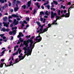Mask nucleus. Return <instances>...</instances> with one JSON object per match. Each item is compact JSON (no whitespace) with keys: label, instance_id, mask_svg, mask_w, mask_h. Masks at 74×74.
<instances>
[{"label":"nucleus","instance_id":"nucleus-1","mask_svg":"<svg viewBox=\"0 0 74 74\" xmlns=\"http://www.w3.org/2000/svg\"><path fill=\"white\" fill-rule=\"evenodd\" d=\"M31 3L32 1L31 0L27 3V7H26V5H23L22 6V8H23L24 10H25V8H26V9H28V7H30Z\"/></svg>","mask_w":74,"mask_h":74},{"label":"nucleus","instance_id":"nucleus-2","mask_svg":"<svg viewBox=\"0 0 74 74\" xmlns=\"http://www.w3.org/2000/svg\"><path fill=\"white\" fill-rule=\"evenodd\" d=\"M51 18H54V16H56L57 15V14L56 13H53V11H52L51 12Z\"/></svg>","mask_w":74,"mask_h":74},{"label":"nucleus","instance_id":"nucleus-3","mask_svg":"<svg viewBox=\"0 0 74 74\" xmlns=\"http://www.w3.org/2000/svg\"><path fill=\"white\" fill-rule=\"evenodd\" d=\"M12 17L14 18H19V16L18 14L17 15L15 14H12V16H9V19H10L11 18H12Z\"/></svg>","mask_w":74,"mask_h":74},{"label":"nucleus","instance_id":"nucleus-4","mask_svg":"<svg viewBox=\"0 0 74 74\" xmlns=\"http://www.w3.org/2000/svg\"><path fill=\"white\" fill-rule=\"evenodd\" d=\"M71 7H70L68 9V13H66L65 14V15H66L67 16H66V17H69V16H70V10H71Z\"/></svg>","mask_w":74,"mask_h":74},{"label":"nucleus","instance_id":"nucleus-5","mask_svg":"<svg viewBox=\"0 0 74 74\" xmlns=\"http://www.w3.org/2000/svg\"><path fill=\"white\" fill-rule=\"evenodd\" d=\"M30 47H28L27 49L26 47H24L23 49L24 50H25V51H30Z\"/></svg>","mask_w":74,"mask_h":74},{"label":"nucleus","instance_id":"nucleus-6","mask_svg":"<svg viewBox=\"0 0 74 74\" xmlns=\"http://www.w3.org/2000/svg\"><path fill=\"white\" fill-rule=\"evenodd\" d=\"M22 55H23V54L22 53H21L20 54V55L18 56V57L19 58L20 60H21V59L23 56Z\"/></svg>","mask_w":74,"mask_h":74},{"label":"nucleus","instance_id":"nucleus-7","mask_svg":"<svg viewBox=\"0 0 74 74\" xmlns=\"http://www.w3.org/2000/svg\"><path fill=\"white\" fill-rule=\"evenodd\" d=\"M57 21H58V19H56V20H54V21L53 23V25H57L58 24V23H56Z\"/></svg>","mask_w":74,"mask_h":74},{"label":"nucleus","instance_id":"nucleus-8","mask_svg":"<svg viewBox=\"0 0 74 74\" xmlns=\"http://www.w3.org/2000/svg\"><path fill=\"white\" fill-rule=\"evenodd\" d=\"M18 10H19L18 8L15 7L14 8V12H16V11H18Z\"/></svg>","mask_w":74,"mask_h":74},{"label":"nucleus","instance_id":"nucleus-9","mask_svg":"<svg viewBox=\"0 0 74 74\" xmlns=\"http://www.w3.org/2000/svg\"><path fill=\"white\" fill-rule=\"evenodd\" d=\"M4 1L5 2H7V0H0V2L2 4H3V3H4Z\"/></svg>","mask_w":74,"mask_h":74},{"label":"nucleus","instance_id":"nucleus-10","mask_svg":"<svg viewBox=\"0 0 74 74\" xmlns=\"http://www.w3.org/2000/svg\"><path fill=\"white\" fill-rule=\"evenodd\" d=\"M43 30V29L42 28H40V29L39 30L40 31V32L39 33V34H42V33H44V32L42 30Z\"/></svg>","mask_w":74,"mask_h":74},{"label":"nucleus","instance_id":"nucleus-11","mask_svg":"<svg viewBox=\"0 0 74 74\" xmlns=\"http://www.w3.org/2000/svg\"><path fill=\"white\" fill-rule=\"evenodd\" d=\"M23 44L25 45V47H26V48L28 47V46H29L28 44H27L26 43V42H24L23 43Z\"/></svg>","mask_w":74,"mask_h":74},{"label":"nucleus","instance_id":"nucleus-12","mask_svg":"<svg viewBox=\"0 0 74 74\" xmlns=\"http://www.w3.org/2000/svg\"><path fill=\"white\" fill-rule=\"evenodd\" d=\"M48 28L47 27V28H44L43 30V33H44V32H47L48 30Z\"/></svg>","mask_w":74,"mask_h":74},{"label":"nucleus","instance_id":"nucleus-13","mask_svg":"<svg viewBox=\"0 0 74 74\" xmlns=\"http://www.w3.org/2000/svg\"><path fill=\"white\" fill-rule=\"evenodd\" d=\"M7 16H5V17H4L3 18V20L5 22H6V21H7Z\"/></svg>","mask_w":74,"mask_h":74},{"label":"nucleus","instance_id":"nucleus-14","mask_svg":"<svg viewBox=\"0 0 74 74\" xmlns=\"http://www.w3.org/2000/svg\"><path fill=\"white\" fill-rule=\"evenodd\" d=\"M16 30H14L12 31V33L14 35H15V34H16Z\"/></svg>","mask_w":74,"mask_h":74},{"label":"nucleus","instance_id":"nucleus-15","mask_svg":"<svg viewBox=\"0 0 74 74\" xmlns=\"http://www.w3.org/2000/svg\"><path fill=\"white\" fill-rule=\"evenodd\" d=\"M53 2L54 3V4H56V5H57V4H58V2L56 1H53Z\"/></svg>","mask_w":74,"mask_h":74},{"label":"nucleus","instance_id":"nucleus-16","mask_svg":"<svg viewBox=\"0 0 74 74\" xmlns=\"http://www.w3.org/2000/svg\"><path fill=\"white\" fill-rule=\"evenodd\" d=\"M67 16V15H66V14L64 15V14H63L61 16V17H64V16H65V18H66V16Z\"/></svg>","mask_w":74,"mask_h":74},{"label":"nucleus","instance_id":"nucleus-17","mask_svg":"<svg viewBox=\"0 0 74 74\" xmlns=\"http://www.w3.org/2000/svg\"><path fill=\"white\" fill-rule=\"evenodd\" d=\"M41 40H42V37H40L37 40L38 42H40Z\"/></svg>","mask_w":74,"mask_h":74},{"label":"nucleus","instance_id":"nucleus-18","mask_svg":"<svg viewBox=\"0 0 74 74\" xmlns=\"http://www.w3.org/2000/svg\"><path fill=\"white\" fill-rule=\"evenodd\" d=\"M18 23H19V21H18L15 22V23H14V25H17L18 24Z\"/></svg>","mask_w":74,"mask_h":74},{"label":"nucleus","instance_id":"nucleus-19","mask_svg":"<svg viewBox=\"0 0 74 74\" xmlns=\"http://www.w3.org/2000/svg\"><path fill=\"white\" fill-rule=\"evenodd\" d=\"M28 41H29V42H33V40L32 39H29L28 40Z\"/></svg>","mask_w":74,"mask_h":74},{"label":"nucleus","instance_id":"nucleus-20","mask_svg":"<svg viewBox=\"0 0 74 74\" xmlns=\"http://www.w3.org/2000/svg\"><path fill=\"white\" fill-rule=\"evenodd\" d=\"M4 63H1V64L0 65V67L2 68V67H3V65H4Z\"/></svg>","mask_w":74,"mask_h":74},{"label":"nucleus","instance_id":"nucleus-21","mask_svg":"<svg viewBox=\"0 0 74 74\" xmlns=\"http://www.w3.org/2000/svg\"><path fill=\"white\" fill-rule=\"evenodd\" d=\"M40 16H42V15H44V12H40Z\"/></svg>","mask_w":74,"mask_h":74},{"label":"nucleus","instance_id":"nucleus-22","mask_svg":"<svg viewBox=\"0 0 74 74\" xmlns=\"http://www.w3.org/2000/svg\"><path fill=\"white\" fill-rule=\"evenodd\" d=\"M18 51H19V53L20 54L21 53V52H22V50L20 49H18Z\"/></svg>","mask_w":74,"mask_h":74},{"label":"nucleus","instance_id":"nucleus-23","mask_svg":"<svg viewBox=\"0 0 74 74\" xmlns=\"http://www.w3.org/2000/svg\"><path fill=\"white\" fill-rule=\"evenodd\" d=\"M22 38H21L19 39V40L20 41V42H23L24 41V40H23V39H22Z\"/></svg>","mask_w":74,"mask_h":74},{"label":"nucleus","instance_id":"nucleus-24","mask_svg":"<svg viewBox=\"0 0 74 74\" xmlns=\"http://www.w3.org/2000/svg\"><path fill=\"white\" fill-rule=\"evenodd\" d=\"M5 51H6V49H5V50H3L1 54H4Z\"/></svg>","mask_w":74,"mask_h":74},{"label":"nucleus","instance_id":"nucleus-25","mask_svg":"<svg viewBox=\"0 0 74 74\" xmlns=\"http://www.w3.org/2000/svg\"><path fill=\"white\" fill-rule=\"evenodd\" d=\"M39 4L38 3H37L36 4V5L37 6V7H38V8H40V5H39Z\"/></svg>","mask_w":74,"mask_h":74},{"label":"nucleus","instance_id":"nucleus-26","mask_svg":"<svg viewBox=\"0 0 74 74\" xmlns=\"http://www.w3.org/2000/svg\"><path fill=\"white\" fill-rule=\"evenodd\" d=\"M63 8V9H65L66 8V6H63V5H61V8Z\"/></svg>","mask_w":74,"mask_h":74},{"label":"nucleus","instance_id":"nucleus-27","mask_svg":"<svg viewBox=\"0 0 74 74\" xmlns=\"http://www.w3.org/2000/svg\"><path fill=\"white\" fill-rule=\"evenodd\" d=\"M12 63V60H11L10 61V66H13V65H14V64H11Z\"/></svg>","mask_w":74,"mask_h":74},{"label":"nucleus","instance_id":"nucleus-28","mask_svg":"<svg viewBox=\"0 0 74 74\" xmlns=\"http://www.w3.org/2000/svg\"><path fill=\"white\" fill-rule=\"evenodd\" d=\"M59 18H60V19H61L62 17H61V16L60 17L58 16H56V19H59Z\"/></svg>","mask_w":74,"mask_h":74},{"label":"nucleus","instance_id":"nucleus-29","mask_svg":"<svg viewBox=\"0 0 74 74\" xmlns=\"http://www.w3.org/2000/svg\"><path fill=\"white\" fill-rule=\"evenodd\" d=\"M16 4V2L14 1H13V4L12 5L14 6V5H15V4Z\"/></svg>","mask_w":74,"mask_h":74},{"label":"nucleus","instance_id":"nucleus-30","mask_svg":"<svg viewBox=\"0 0 74 74\" xmlns=\"http://www.w3.org/2000/svg\"><path fill=\"white\" fill-rule=\"evenodd\" d=\"M5 28H3L2 29V30H1V31H3V32H5Z\"/></svg>","mask_w":74,"mask_h":74},{"label":"nucleus","instance_id":"nucleus-31","mask_svg":"<svg viewBox=\"0 0 74 74\" xmlns=\"http://www.w3.org/2000/svg\"><path fill=\"white\" fill-rule=\"evenodd\" d=\"M48 11L47 10L46 11V12H45V15H47V16H49V14L48 13Z\"/></svg>","mask_w":74,"mask_h":74},{"label":"nucleus","instance_id":"nucleus-32","mask_svg":"<svg viewBox=\"0 0 74 74\" xmlns=\"http://www.w3.org/2000/svg\"><path fill=\"white\" fill-rule=\"evenodd\" d=\"M26 57V55H24V56H22V58H21V60H23L24 59V58Z\"/></svg>","mask_w":74,"mask_h":74},{"label":"nucleus","instance_id":"nucleus-33","mask_svg":"<svg viewBox=\"0 0 74 74\" xmlns=\"http://www.w3.org/2000/svg\"><path fill=\"white\" fill-rule=\"evenodd\" d=\"M42 16H40V21H43V18H42Z\"/></svg>","mask_w":74,"mask_h":74},{"label":"nucleus","instance_id":"nucleus-34","mask_svg":"<svg viewBox=\"0 0 74 74\" xmlns=\"http://www.w3.org/2000/svg\"><path fill=\"white\" fill-rule=\"evenodd\" d=\"M60 10H59L58 11V15H59V16H60Z\"/></svg>","mask_w":74,"mask_h":74},{"label":"nucleus","instance_id":"nucleus-35","mask_svg":"<svg viewBox=\"0 0 74 74\" xmlns=\"http://www.w3.org/2000/svg\"><path fill=\"white\" fill-rule=\"evenodd\" d=\"M52 24H51L49 23L48 24V27L49 28V27H51V25H52Z\"/></svg>","mask_w":74,"mask_h":74},{"label":"nucleus","instance_id":"nucleus-36","mask_svg":"<svg viewBox=\"0 0 74 74\" xmlns=\"http://www.w3.org/2000/svg\"><path fill=\"white\" fill-rule=\"evenodd\" d=\"M24 26H25V25L23 23L22 24L21 27V28H23Z\"/></svg>","mask_w":74,"mask_h":74},{"label":"nucleus","instance_id":"nucleus-37","mask_svg":"<svg viewBox=\"0 0 74 74\" xmlns=\"http://www.w3.org/2000/svg\"><path fill=\"white\" fill-rule=\"evenodd\" d=\"M26 20L28 22H29V20H30V18H29V17H27V18H26Z\"/></svg>","mask_w":74,"mask_h":74},{"label":"nucleus","instance_id":"nucleus-38","mask_svg":"<svg viewBox=\"0 0 74 74\" xmlns=\"http://www.w3.org/2000/svg\"><path fill=\"white\" fill-rule=\"evenodd\" d=\"M10 31V29H9L7 28L6 29L5 32H8Z\"/></svg>","mask_w":74,"mask_h":74},{"label":"nucleus","instance_id":"nucleus-39","mask_svg":"<svg viewBox=\"0 0 74 74\" xmlns=\"http://www.w3.org/2000/svg\"><path fill=\"white\" fill-rule=\"evenodd\" d=\"M28 54L29 55H31V54L32 53V51H28Z\"/></svg>","mask_w":74,"mask_h":74},{"label":"nucleus","instance_id":"nucleus-40","mask_svg":"<svg viewBox=\"0 0 74 74\" xmlns=\"http://www.w3.org/2000/svg\"><path fill=\"white\" fill-rule=\"evenodd\" d=\"M46 7H47V8H48V10H49L50 8V6H49V5H46Z\"/></svg>","mask_w":74,"mask_h":74},{"label":"nucleus","instance_id":"nucleus-41","mask_svg":"<svg viewBox=\"0 0 74 74\" xmlns=\"http://www.w3.org/2000/svg\"><path fill=\"white\" fill-rule=\"evenodd\" d=\"M23 22L24 23H25V24H27V22H26V21H25V20H24L23 21Z\"/></svg>","mask_w":74,"mask_h":74},{"label":"nucleus","instance_id":"nucleus-42","mask_svg":"<svg viewBox=\"0 0 74 74\" xmlns=\"http://www.w3.org/2000/svg\"><path fill=\"white\" fill-rule=\"evenodd\" d=\"M31 36H30V35H29V36H26V38H30Z\"/></svg>","mask_w":74,"mask_h":74},{"label":"nucleus","instance_id":"nucleus-43","mask_svg":"<svg viewBox=\"0 0 74 74\" xmlns=\"http://www.w3.org/2000/svg\"><path fill=\"white\" fill-rule=\"evenodd\" d=\"M4 7H5V8H7V7H8V5H7V4L6 3L5 5L4 6Z\"/></svg>","mask_w":74,"mask_h":74},{"label":"nucleus","instance_id":"nucleus-44","mask_svg":"<svg viewBox=\"0 0 74 74\" xmlns=\"http://www.w3.org/2000/svg\"><path fill=\"white\" fill-rule=\"evenodd\" d=\"M4 36V34H1L0 35V37H3V36Z\"/></svg>","mask_w":74,"mask_h":74},{"label":"nucleus","instance_id":"nucleus-45","mask_svg":"<svg viewBox=\"0 0 74 74\" xmlns=\"http://www.w3.org/2000/svg\"><path fill=\"white\" fill-rule=\"evenodd\" d=\"M16 3L17 4H19L21 3V2L18 0H17L16 1Z\"/></svg>","mask_w":74,"mask_h":74},{"label":"nucleus","instance_id":"nucleus-46","mask_svg":"<svg viewBox=\"0 0 74 74\" xmlns=\"http://www.w3.org/2000/svg\"><path fill=\"white\" fill-rule=\"evenodd\" d=\"M36 23L38 25H40L41 24V23H39V22H36Z\"/></svg>","mask_w":74,"mask_h":74},{"label":"nucleus","instance_id":"nucleus-47","mask_svg":"<svg viewBox=\"0 0 74 74\" xmlns=\"http://www.w3.org/2000/svg\"><path fill=\"white\" fill-rule=\"evenodd\" d=\"M4 64H5V66L6 67H8V66H10V65H7V64L5 63H4Z\"/></svg>","mask_w":74,"mask_h":74},{"label":"nucleus","instance_id":"nucleus-48","mask_svg":"<svg viewBox=\"0 0 74 74\" xmlns=\"http://www.w3.org/2000/svg\"><path fill=\"white\" fill-rule=\"evenodd\" d=\"M9 3V7H11V3L8 2Z\"/></svg>","mask_w":74,"mask_h":74},{"label":"nucleus","instance_id":"nucleus-49","mask_svg":"<svg viewBox=\"0 0 74 74\" xmlns=\"http://www.w3.org/2000/svg\"><path fill=\"white\" fill-rule=\"evenodd\" d=\"M36 10H34V12L33 13V14H36Z\"/></svg>","mask_w":74,"mask_h":74},{"label":"nucleus","instance_id":"nucleus-50","mask_svg":"<svg viewBox=\"0 0 74 74\" xmlns=\"http://www.w3.org/2000/svg\"><path fill=\"white\" fill-rule=\"evenodd\" d=\"M14 11V10L12 9H10V12H12Z\"/></svg>","mask_w":74,"mask_h":74},{"label":"nucleus","instance_id":"nucleus-51","mask_svg":"<svg viewBox=\"0 0 74 74\" xmlns=\"http://www.w3.org/2000/svg\"><path fill=\"white\" fill-rule=\"evenodd\" d=\"M13 39H14V37L13 36H11V40H13Z\"/></svg>","mask_w":74,"mask_h":74},{"label":"nucleus","instance_id":"nucleus-52","mask_svg":"<svg viewBox=\"0 0 74 74\" xmlns=\"http://www.w3.org/2000/svg\"><path fill=\"white\" fill-rule=\"evenodd\" d=\"M9 34H10V35H11L12 34V31H10V32H9Z\"/></svg>","mask_w":74,"mask_h":74},{"label":"nucleus","instance_id":"nucleus-53","mask_svg":"<svg viewBox=\"0 0 74 74\" xmlns=\"http://www.w3.org/2000/svg\"><path fill=\"white\" fill-rule=\"evenodd\" d=\"M21 37V35H18V36H17V37L18 38H20V37Z\"/></svg>","mask_w":74,"mask_h":74},{"label":"nucleus","instance_id":"nucleus-54","mask_svg":"<svg viewBox=\"0 0 74 74\" xmlns=\"http://www.w3.org/2000/svg\"><path fill=\"white\" fill-rule=\"evenodd\" d=\"M7 23H5V22H3V24H4V26H5V25L6 24H7Z\"/></svg>","mask_w":74,"mask_h":74},{"label":"nucleus","instance_id":"nucleus-55","mask_svg":"<svg viewBox=\"0 0 74 74\" xmlns=\"http://www.w3.org/2000/svg\"><path fill=\"white\" fill-rule=\"evenodd\" d=\"M15 62L16 63H18V62H18V59L17 58L16 59V60H15Z\"/></svg>","mask_w":74,"mask_h":74},{"label":"nucleus","instance_id":"nucleus-56","mask_svg":"<svg viewBox=\"0 0 74 74\" xmlns=\"http://www.w3.org/2000/svg\"><path fill=\"white\" fill-rule=\"evenodd\" d=\"M34 38V36H32L31 38H30V40H32Z\"/></svg>","mask_w":74,"mask_h":74},{"label":"nucleus","instance_id":"nucleus-57","mask_svg":"<svg viewBox=\"0 0 74 74\" xmlns=\"http://www.w3.org/2000/svg\"><path fill=\"white\" fill-rule=\"evenodd\" d=\"M71 4V2H69L67 4V5H70V4Z\"/></svg>","mask_w":74,"mask_h":74},{"label":"nucleus","instance_id":"nucleus-58","mask_svg":"<svg viewBox=\"0 0 74 74\" xmlns=\"http://www.w3.org/2000/svg\"><path fill=\"white\" fill-rule=\"evenodd\" d=\"M45 21H46V20L44 18L43 21V23H45Z\"/></svg>","mask_w":74,"mask_h":74},{"label":"nucleus","instance_id":"nucleus-59","mask_svg":"<svg viewBox=\"0 0 74 74\" xmlns=\"http://www.w3.org/2000/svg\"><path fill=\"white\" fill-rule=\"evenodd\" d=\"M29 12H30V10L27 11H26V13L27 14H28L29 13Z\"/></svg>","mask_w":74,"mask_h":74},{"label":"nucleus","instance_id":"nucleus-60","mask_svg":"<svg viewBox=\"0 0 74 74\" xmlns=\"http://www.w3.org/2000/svg\"><path fill=\"white\" fill-rule=\"evenodd\" d=\"M5 26L6 27H8V24H7H7H6L5 25Z\"/></svg>","mask_w":74,"mask_h":74},{"label":"nucleus","instance_id":"nucleus-61","mask_svg":"<svg viewBox=\"0 0 74 74\" xmlns=\"http://www.w3.org/2000/svg\"><path fill=\"white\" fill-rule=\"evenodd\" d=\"M9 22L11 23L12 22V21L11 19H9Z\"/></svg>","mask_w":74,"mask_h":74},{"label":"nucleus","instance_id":"nucleus-62","mask_svg":"<svg viewBox=\"0 0 74 74\" xmlns=\"http://www.w3.org/2000/svg\"><path fill=\"white\" fill-rule=\"evenodd\" d=\"M14 23H15L16 22V19H14Z\"/></svg>","mask_w":74,"mask_h":74},{"label":"nucleus","instance_id":"nucleus-63","mask_svg":"<svg viewBox=\"0 0 74 74\" xmlns=\"http://www.w3.org/2000/svg\"><path fill=\"white\" fill-rule=\"evenodd\" d=\"M10 26V27H12L13 26V24H11Z\"/></svg>","mask_w":74,"mask_h":74},{"label":"nucleus","instance_id":"nucleus-64","mask_svg":"<svg viewBox=\"0 0 74 74\" xmlns=\"http://www.w3.org/2000/svg\"><path fill=\"white\" fill-rule=\"evenodd\" d=\"M41 8H42V9H43V10L44 9V6H41Z\"/></svg>","mask_w":74,"mask_h":74}]
</instances>
